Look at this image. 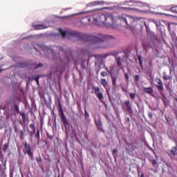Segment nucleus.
<instances>
[{
	"label": "nucleus",
	"mask_w": 177,
	"mask_h": 177,
	"mask_svg": "<svg viewBox=\"0 0 177 177\" xmlns=\"http://www.w3.org/2000/svg\"><path fill=\"white\" fill-rule=\"evenodd\" d=\"M145 26L146 28L147 35H148V37H150V38H156V35H154V32L150 30V28H149V26H147L146 23H145Z\"/></svg>",
	"instance_id": "nucleus-10"
},
{
	"label": "nucleus",
	"mask_w": 177,
	"mask_h": 177,
	"mask_svg": "<svg viewBox=\"0 0 177 177\" xmlns=\"http://www.w3.org/2000/svg\"><path fill=\"white\" fill-rule=\"evenodd\" d=\"M0 160H2V162H3V155L0 156Z\"/></svg>",
	"instance_id": "nucleus-52"
},
{
	"label": "nucleus",
	"mask_w": 177,
	"mask_h": 177,
	"mask_svg": "<svg viewBox=\"0 0 177 177\" xmlns=\"http://www.w3.org/2000/svg\"><path fill=\"white\" fill-rule=\"evenodd\" d=\"M131 120L129 119V118H126V122H127L129 124V122H130Z\"/></svg>",
	"instance_id": "nucleus-48"
},
{
	"label": "nucleus",
	"mask_w": 177,
	"mask_h": 177,
	"mask_svg": "<svg viewBox=\"0 0 177 177\" xmlns=\"http://www.w3.org/2000/svg\"><path fill=\"white\" fill-rule=\"evenodd\" d=\"M148 117H149V118H150V120H152L153 119V113L149 111L148 112Z\"/></svg>",
	"instance_id": "nucleus-40"
},
{
	"label": "nucleus",
	"mask_w": 177,
	"mask_h": 177,
	"mask_svg": "<svg viewBox=\"0 0 177 177\" xmlns=\"http://www.w3.org/2000/svg\"><path fill=\"white\" fill-rule=\"evenodd\" d=\"M42 50L44 52H46V50H47L48 52H51V53L55 56L56 55V53L55 52V50H60V52H63L64 48L62 46H54L52 48L49 49L48 46H43Z\"/></svg>",
	"instance_id": "nucleus-7"
},
{
	"label": "nucleus",
	"mask_w": 177,
	"mask_h": 177,
	"mask_svg": "<svg viewBox=\"0 0 177 177\" xmlns=\"http://www.w3.org/2000/svg\"><path fill=\"white\" fill-rule=\"evenodd\" d=\"M138 141L134 140L132 142L129 143L127 146L131 149V150L133 151L136 149H138Z\"/></svg>",
	"instance_id": "nucleus-12"
},
{
	"label": "nucleus",
	"mask_w": 177,
	"mask_h": 177,
	"mask_svg": "<svg viewBox=\"0 0 177 177\" xmlns=\"http://www.w3.org/2000/svg\"><path fill=\"white\" fill-rule=\"evenodd\" d=\"M152 165H156L157 164V161H156V159H153L151 160Z\"/></svg>",
	"instance_id": "nucleus-43"
},
{
	"label": "nucleus",
	"mask_w": 177,
	"mask_h": 177,
	"mask_svg": "<svg viewBox=\"0 0 177 177\" xmlns=\"http://www.w3.org/2000/svg\"><path fill=\"white\" fill-rule=\"evenodd\" d=\"M0 73H2V69L0 68Z\"/></svg>",
	"instance_id": "nucleus-59"
},
{
	"label": "nucleus",
	"mask_w": 177,
	"mask_h": 177,
	"mask_svg": "<svg viewBox=\"0 0 177 177\" xmlns=\"http://www.w3.org/2000/svg\"><path fill=\"white\" fill-rule=\"evenodd\" d=\"M15 110L17 111V113H20V108L19 107V105L17 104H15Z\"/></svg>",
	"instance_id": "nucleus-32"
},
{
	"label": "nucleus",
	"mask_w": 177,
	"mask_h": 177,
	"mask_svg": "<svg viewBox=\"0 0 177 177\" xmlns=\"http://www.w3.org/2000/svg\"><path fill=\"white\" fill-rule=\"evenodd\" d=\"M100 75H101V77H107V72H106V71H102V72L100 73Z\"/></svg>",
	"instance_id": "nucleus-37"
},
{
	"label": "nucleus",
	"mask_w": 177,
	"mask_h": 177,
	"mask_svg": "<svg viewBox=\"0 0 177 177\" xmlns=\"http://www.w3.org/2000/svg\"><path fill=\"white\" fill-rule=\"evenodd\" d=\"M177 148L176 147H173L171 150H170V156L172 157H175V156H177Z\"/></svg>",
	"instance_id": "nucleus-15"
},
{
	"label": "nucleus",
	"mask_w": 177,
	"mask_h": 177,
	"mask_svg": "<svg viewBox=\"0 0 177 177\" xmlns=\"http://www.w3.org/2000/svg\"><path fill=\"white\" fill-rule=\"evenodd\" d=\"M142 48H143L144 50H147V49H149V48H150V44L148 42H143Z\"/></svg>",
	"instance_id": "nucleus-20"
},
{
	"label": "nucleus",
	"mask_w": 177,
	"mask_h": 177,
	"mask_svg": "<svg viewBox=\"0 0 177 177\" xmlns=\"http://www.w3.org/2000/svg\"><path fill=\"white\" fill-rule=\"evenodd\" d=\"M35 138H36L37 140H39L41 138V136L39 134V129H37V133L35 135Z\"/></svg>",
	"instance_id": "nucleus-26"
},
{
	"label": "nucleus",
	"mask_w": 177,
	"mask_h": 177,
	"mask_svg": "<svg viewBox=\"0 0 177 177\" xmlns=\"http://www.w3.org/2000/svg\"><path fill=\"white\" fill-rule=\"evenodd\" d=\"M65 149L68 150V146L67 145V143H65Z\"/></svg>",
	"instance_id": "nucleus-51"
},
{
	"label": "nucleus",
	"mask_w": 177,
	"mask_h": 177,
	"mask_svg": "<svg viewBox=\"0 0 177 177\" xmlns=\"http://www.w3.org/2000/svg\"><path fill=\"white\" fill-rule=\"evenodd\" d=\"M82 53H84V55H88V50H85V49H83L82 50Z\"/></svg>",
	"instance_id": "nucleus-44"
},
{
	"label": "nucleus",
	"mask_w": 177,
	"mask_h": 177,
	"mask_svg": "<svg viewBox=\"0 0 177 177\" xmlns=\"http://www.w3.org/2000/svg\"><path fill=\"white\" fill-rule=\"evenodd\" d=\"M9 149V142L4 144L3 146V151H6Z\"/></svg>",
	"instance_id": "nucleus-28"
},
{
	"label": "nucleus",
	"mask_w": 177,
	"mask_h": 177,
	"mask_svg": "<svg viewBox=\"0 0 177 177\" xmlns=\"http://www.w3.org/2000/svg\"><path fill=\"white\" fill-rule=\"evenodd\" d=\"M35 50H38L37 49V48H35Z\"/></svg>",
	"instance_id": "nucleus-62"
},
{
	"label": "nucleus",
	"mask_w": 177,
	"mask_h": 177,
	"mask_svg": "<svg viewBox=\"0 0 177 177\" xmlns=\"http://www.w3.org/2000/svg\"><path fill=\"white\" fill-rule=\"evenodd\" d=\"M138 61H139V66L142 68H143V59H142V56H138Z\"/></svg>",
	"instance_id": "nucleus-25"
},
{
	"label": "nucleus",
	"mask_w": 177,
	"mask_h": 177,
	"mask_svg": "<svg viewBox=\"0 0 177 177\" xmlns=\"http://www.w3.org/2000/svg\"><path fill=\"white\" fill-rule=\"evenodd\" d=\"M29 128H31L32 133H35V124H34V123H31L29 125Z\"/></svg>",
	"instance_id": "nucleus-27"
},
{
	"label": "nucleus",
	"mask_w": 177,
	"mask_h": 177,
	"mask_svg": "<svg viewBox=\"0 0 177 177\" xmlns=\"http://www.w3.org/2000/svg\"><path fill=\"white\" fill-rule=\"evenodd\" d=\"M115 153H117V150L115 149H114L113 150V154H115Z\"/></svg>",
	"instance_id": "nucleus-53"
},
{
	"label": "nucleus",
	"mask_w": 177,
	"mask_h": 177,
	"mask_svg": "<svg viewBox=\"0 0 177 177\" xmlns=\"http://www.w3.org/2000/svg\"><path fill=\"white\" fill-rule=\"evenodd\" d=\"M92 89L94 91L95 95L100 102H101V103H104L103 100L104 99V97L103 96V93L100 92V88H99V86H93Z\"/></svg>",
	"instance_id": "nucleus-6"
},
{
	"label": "nucleus",
	"mask_w": 177,
	"mask_h": 177,
	"mask_svg": "<svg viewBox=\"0 0 177 177\" xmlns=\"http://www.w3.org/2000/svg\"><path fill=\"white\" fill-rule=\"evenodd\" d=\"M143 90L145 92V93H149V94L153 93V88L151 87H148V88L144 87Z\"/></svg>",
	"instance_id": "nucleus-18"
},
{
	"label": "nucleus",
	"mask_w": 177,
	"mask_h": 177,
	"mask_svg": "<svg viewBox=\"0 0 177 177\" xmlns=\"http://www.w3.org/2000/svg\"><path fill=\"white\" fill-rule=\"evenodd\" d=\"M68 53L69 56H71L73 55V52H71V50H68Z\"/></svg>",
	"instance_id": "nucleus-49"
},
{
	"label": "nucleus",
	"mask_w": 177,
	"mask_h": 177,
	"mask_svg": "<svg viewBox=\"0 0 177 177\" xmlns=\"http://www.w3.org/2000/svg\"><path fill=\"white\" fill-rule=\"evenodd\" d=\"M129 96H130V98L131 99V100H135V97H136V94L130 93Z\"/></svg>",
	"instance_id": "nucleus-30"
},
{
	"label": "nucleus",
	"mask_w": 177,
	"mask_h": 177,
	"mask_svg": "<svg viewBox=\"0 0 177 177\" xmlns=\"http://www.w3.org/2000/svg\"><path fill=\"white\" fill-rule=\"evenodd\" d=\"M24 146V153H26L29 157H32V151H31V145L27 142V141H24L23 142Z\"/></svg>",
	"instance_id": "nucleus-8"
},
{
	"label": "nucleus",
	"mask_w": 177,
	"mask_h": 177,
	"mask_svg": "<svg viewBox=\"0 0 177 177\" xmlns=\"http://www.w3.org/2000/svg\"><path fill=\"white\" fill-rule=\"evenodd\" d=\"M64 70H66V66H57L55 73L57 74L58 76L62 75L63 73H64Z\"/></svg>",
	"instance_id": "nucleus-11"
},
{
	"label": "nucleus",
	"mask_w": 177,
	"mask_h": 177,
	"mask_svg": "<svg viewBox=\"0 0 177 177\" xmlns=\"http://www.w3.org/2000/svg\"><path fill=\"white\" fill-rule=\"evenodd\" d=\"M59 34H61L62 38H84L85 35L82 32H80L75 30H63L62 29H59Z\"/></svg>",
	"instance_id": "nucleus-3"
},
{
	"label": "nucleus",
	"mask_w": 177,
	"mask_h": 177,
	"mask_svg": "<svg viewBox=\"0 0 177 177\" xmlns=\"http://www.w3.org/2000/svg\"><path fill=\"white\" fill-rule=\"evenodd\" d=\"M18 135L21 140H24V131H23V130H20Z\"/></svg>",
	"instance_id": "nucleus-23"
},
{
	"label": "nucleus",
	"mask_w": 177,
	"mask_h": 177,
	"mask_svg": "<svg viewBox=\"0 0 177 177\" xmlns=\"http://www.w3.org/2000/svg\"><path fill=\"white\" fill-rule=\"evenodd\" d=\"M139 80H140V77H139V75H136L134 76V80L136 81V82H138Z\"/></svg>",
	"instance_id": "nucleus-36"
},
{
	"label": "nucleus",
	"mask_w": 177,
	"mask_h": 177,
	"mask_svg": "<svg viewBox=\"0 0 177 177\" xmlns=\"http://www.w3.org/2000/svg\"><path fill=\"white\" fill-rule=\"evenodd\" d=\"M4 165H6V161H5V162H4Z\"/></svg>",
	"instance_id": "nucleus-61"
},
{
	"label": "nucleus",
	"mask_w": 177,
	"mask_h": 177,
	"mask_svg": "<svg viewBox=\"0 0 177 177\" xmlns=\"http://www.w3.org/2000/svg\"><path fill=\"white\" fill-rule=\"evenodd\" d=\"M86 38L89 44L95 46V48H104V42L113 39V37L102 33H99L97 36L87 35Z\"/></svg>",
	"instance_id": "nucleus-2"
},
{
	"label": "nucleus",
	"mask_w": 177,
	"mask_h": 177,
	"mask_svg": "<svg viewBox=\"0 0 177 177\" xmlns=\"http://www.w3.org/2000/svg\"><path fill=\"white\" fill-rule=\"evenodd\" d=\"M19 129V126H17V125L14 126V131H15V133H19V132H20V131Z\"/></svg>",
	"instance_id": "nucleus-31"
},
{
	"label": "nucleus",
	"mask_w": 177,
	"mask_h": 177,
	"mask_svg": "<svg viewBox=\"0 0 177 177\" xmlns=\"http://www.w3.org/2000/svg\"><path fill=\"white\" fill-rule=\"evenodd\" d=\"M118 66H121V57H115Z\"/></svg>",
	"instance_id": "nucleus-29"
},
{
	"label": "nucleus",
	"mask_w": 177,
	"mask_h": 177,
	"mask_svg": "<svg viewBox=\"0 0 177 177\" xmlns=\"http://www.w3.org/2000/svg\"><path fill=\"white\" fill-rule=\"evenodd\" d=\"M33 27L36 28V30H44V28H45L43 24H35L33 25Z\"/></svg>",
	"instance_id": "nucleus-19"
},
{
	"label": "nucleus",
	"mask_w": 177,
	"mask_h": 177,
	"mask_svg": "<svg viewBox=\"0 0 177 177\" xmlns=\"http://www.w3.org/2000/svg\"><path fill=\"white\" fill-rule=\"evenodd\" d=\"M84 117L85 118H89V113H88V111H86V109L84 110Z\"/></svg>",
	"instance_id": "nucleus-38"
},
{
	"label": "nucleus",
	"mask_w": 177,
	"mask_h": 177,
	"mask_svg": "<svg viewBox=\"0 0 177 177\" xmlns=\"http://www.w3.org/2000/svg\"><path fill=\"white\" fill-rule=\"evenodd\" d=\"M165 119L167 122H171V121H172V119L169 116H165Z\"/></svg>",
	"instance_id": "nucleus-39"
},
{
	"label": "nucleus",
	"mask_w": 177,
	"mask_h": 177,
	"mask_svg": "<svg viewBox=\"0 0 177 177\" xmlns=\"http://www.w3.org/2000/svg\"><path fill=\"white\" fill-rule=\"evenodd\" d=\"M163 81H171L172 80V77L169 75H167V73H164L162 76Z\"/></svg>",
	"instance_id": "nucleus-16"
},
{
	"label": "nucleus",
	"mask_w": 177,
	"mask_h": 177,
	"mask_svg": "<svg viewBox=\"0 0 177 177\" xmlns=\"http://www.w3.org/2000/svg\"><path fill=\"white\" fill-rule=\"evenodd\" d=\"M58 172H59V174L57 176V177H60V169H58Z\"/></svg>",
	"instance_id": "nucleus-55"
},
{
	"label": "nucleus",
	"mask_w": 177,
	"mask_h": 177,
	"mask_svg": "<svg viewBox=\"0 0 177 177\" xmlns=\"http://www.w3.org/2000/svg\"><path fill=\"white\" fill-rule=\"evenodd\" d=\"M111 81H112V85L113 86H114V88H117V80H118V77L117 76H111Z\"/></svg>",
	"instance_id": "nucleus-14"
},
{
	"label": "nucleus",
	"mask_w": 177,
	"mask_h": 177,
	"mask_svg": "<svg viewBox=\"0 0 177 177\" xmlns=\"http://www.w3.org/2000/svg\"><path fill=\"white\" fill-rule=\"evenodd\" d=\"M101 85H102V86H104V88L106 89V88H107V81L106 80V79H101Z\"/></svg>",
	"instance_id": "nucleus-21"
},
{
	"label": "nucleus",
	"mask_w": 177,
	"mask_h": 177,
	"mask_svg": "<svg viewBox=\"0 0 177 177\" xmlns=\"http://www.w3.org/2000/svg\"><path fill=\"white\" fill-rule=\"evenodd\" d=\"M171 12H173V13H177V6L174 7H171Z\"/></svg>",
	"instance_id": "nucleus-33"
},
{
	"label": "nucleus",
	"mask_w": 177,
	"mask_h": 177,
	"mask_svg": "<svg viewBox=\"0 0 177 177\" xmlns=\"http://www.w3.org/2000/svg\"><path fill=\"white\" fill-rule=\"evenodd\" d=\"M124 78L125 80L127 81H129V75H128V73H127V72H124Z\"/></svg>",
	"instance_id": "nucleus-35"
},
{
	"label": "nucleus",
	"mask_w": 177,
	"mask_h": 177,
	"mask_svg": "<svg viewBox=\"0 0 177 177\" xmlns=\"http://www.w3.org/2000/svg\"><path fill=\"white\" fill-rule=\"evenodd\" d=\"M140 177H145V174L143 173L141 174Z\"/></svg>",
	"instance_id": "nucleus-56"
},
{
	"label": "nucleus",
	"mask_w": 177,
	"mask_h": 177,
	"mask_svg": "<svg viewBox=\"0 0 177 177\" xmlns=\"http://www.w3.org/2000/svg\"><path fill=\"white\" fill-rule=\"evenodd\" d=\"M36 161H37V162H41V161H42V160L41 159V158H36Z\"/></svg>",
	"instance_id": "nucleus-46"
},
{
	"label": "nucleus",
	"mask_w": 177,
	"mask_h": 177,
	"mask_svg": "<svg viewBox=\"0 0 177 177\" xmlns=\"http://www.w3.org/2000/svg\"><path fill=\"white\" fill-rule=\"evenodd\" d=\"M122 89L124 91V92H125V90L124 89V88H122Z\"/></svg>",
	"instance_id": "nucleus-60"
},
{
	"label": "nucleus",
	"mask_w": 177,
	"mask_h": 177,
	"mask_svg": "<svg viewBox=\"0 0 177 177\" xmlns=\"http://www.w3.org/2000/svg\"><path fill=\"white\" fill-rule=\"evenodd\" d=\"M93 56L94 57H95V59H102V57H103L104 59H106V57H107V56H110V54L106 53L104 55H94Z\"/></svg>",
	"instance_id": "nucleus-17"
},
{
	"label": "nucleus",
	"mask_w": 177,
	"mask_h": 177,
	"mask_svg": "<svg viewBox=\"0 0 177 177\" xmlns=\"http://www.w3.org/2000/svg\"><path fill=\"white\" fill-rule=\"evenodd\" d=\"M42 64H41V63H39V64H38V65L35 67V68H39V67H42Z\"/></svg>",
	"instance_id": "nucleus-47"
},
{
	"label": "nucleus",
	"mask_w": 177,
	"mask_h": 177,
	"mask_svg": "<svg viewBox=\"0 0 177 177\" xmlns=\"http://www.w3.org/2000/svg\"><path fill=\"white\" fill-rule=\"evenodd\" d=\"M99 71H100V70L97 71V74H98Z\"/></svg>",
	"instance_id": "nucleus-58"
},
{
	"label": "nucleus",
	"mask_w": 177,
	"mask_h": 177,
	"mask_svg": "<svg viewBox=\"0 0 177 177\" xmlns=\"http://www.w3.org/2000/svg\"><path fill=\"white\" fill-rule=\"evenodd\" d=\"M32 133H32V132H30V134L31 139L32 138Z\"/></svg>",
	"instance_id": "nucleus-54"
},
{
	"label": "nucleus",
	"mask_w": 177,
	"mask_h": 177,
	"mask_svg": "<svg viewBox=\"0 0 177 177\" xmlns=\"http://www.w3.org/2000/svg\"><path fill=\"white\" fill-rule=\"evenodd\" d=\"M124 104L127 106L128 110H132V106L131 105V102H129V100H126Z\"/></svg>",
	"instance_id": "nucleus-22"
},
{
	"label": "nucleus",
	"mask_w": 177,
	"mask_h": 177,
	"mask_svg": "<svg viewBox=\"0 0 177 177\" xmlns=\"http://www.w3.org/2000/svg\"><path fill=\"white\" fill-rule=\"evenodd\" d=\"M95 124L97 125V127H102V125H103L102 123V120L96 121Z\"/></svg>",
	"instance_id": "nucleus-34"
},
{
	"label": "nucleus",
	"mask_w": 177,
	"mask_h": 177,
	"mask_svg": "<svg viewBox=\"0 0 177 177\" xmlns=\"http://www.w3.org/2000/svg\"><path fill=\"white\" fill-rule=\"evenodd\" d=\"M168 30H169V32H171V31H172V30H171V26L170 25L168 26Z\"/></svg>",
	"instance_id": "nucleus-50"
},
{
	"label": "nucleus",
	"mask_w": 177,
	"mask_h": 177,
	"mask_svg": "<svg viewBox=\"0 0 177 177\" xmlns=\"http://www.w3.org/2000/svg\"><path fill=\"white\" fill-rule=\"evenodd\" d=\"M58 106L59 108V115L61 118V121H62L64 126L67 127L68 125V121L64 115V112H63V108H62V104L60 103V100L58 99Z\"/></svg>",
	"instance_id": "nucleus-5"
},
{
	"label": "nucleus",
	"mask_w": 177,
	"mask_h": 177,
	"mask_svg": "<svg viewBox=\"0 0 177 177\" xmlns=\"http://www.w3.org/2000/svg\"><path fill=\"white\" fill-rule=\"evenodd\" d=\"M156 82L158 84V85H156L157 89L159 91H164V84L162 83V80H161L160 78H156Z\"/></svg>",
	"instance_id": "nucleus-9"
},
{
	"label": "nucleus",
	"mask_w": 177,
	"mask_h": 177,
	"mask_svg": "<svg viewBox=\"0 0 177 177\" xmlns=\"http://www.w3.org/2000/svg\"><path fill=\"white\" fill-rule=\"evenodd\" d=\"M118 19L121 23H122L123 24L124 23V24L128 26V27H131V26H132V24L135 23V21L138 20V18H134L131 16L127 15L126 14H122L121 15H119L118 17Z\"/></svg>",
	"instance_id": "nucleus-4"
},
{
	"label": "nucleus",
	"mask_w": 177,
	"mask_h": 177,
	"mask_svg": "<svg viewBox=\"0 0 177 177\" xmlns=\"http://www.w3.org/2000/svg\"><path fill=\"white\" fill-rule=\"evenodd\" d=\"M35 81H36L37 84H39V76H36L34 78Z\"/></svg>",
	"instance_id": "nucleus-41"
},
{
	"label": "nucleus",
	"mask_w": 177,
	"mask_h": 177,
	"mask_svg": "<svg viewBox=\"0 0 177 177\" xmlns=\"http://www.w3.org/2000/svg\"><path fill=\"white\" fill-rule=\"evenodd\" d=\"M111 55H112V56H117V55H118V52H113L112 53H111Z\"/></svg>",
	"instance_id": "nucleus-45"
},
{
	"label": "nucleus",
	"mask_w": 177,
	"mask_h": 177,
	"mask_svg": "<svg viewBox=\"0 0 177 177\" xmlns=\"http://www.w3.org/2000/svg\"><path fill=\"white\" fill-rule=\"evenodd\" d=\"M64 174H62V177H64Z\"/></svg>",
	"instance_id": "nucleus-63"
},
{
	"label": "nucleus",
	"mask_w": 177,
	"mask_h": 177,
	"mask_svg": "<svg viewBox=\"0 0 177 177\" xmlns=\"http://www.w3.org/2000/svg\"><path fill=\"white\" fill-rule=\"evenodd\" d=\"M19 114L22 117V121L23 122H26V113L25 112H19Z\"/></svg>",
	"instance_id": "nucleus-24"
},
{
	"label": "nucleus",
	"mask_w": 177,
	"mask_h": 177,
	"mask_svg": "<svg viewBox=\"0 0 177 177\" xmlns=\"http://www.w3.org/2000/svg\"><path fill=\"white\" fill-rule=\"evenodd\" d=\"M164 104L165 107H168V104H167V101L165 100L162 99V100Z\"/></svg>",
	"instance_id": "nucleus-42"
},
{
	"label": "nucleus",
	"mask_w": 177,
	"mask_h": 177,
	"mask_svg": "<svg viewBox=\"0 0 177 177\" xmlns=\"http://www.w3.org/2000/svg\"><path fill=\"white\" fill-rule=\"evenodd\" d=\"M104 5V1H93L91 3H89L88 4V8H92V6H97V5Z\"/></svg>",
	"instance_id": "nucleus-13"
},
{
	"label": "nucleus",
	"mask_w": 177,
	"mask_h": 177,
	"mask_svg": "<svg viewBox=\"0 0 177 177\" xmlns=\"http://www.w3.org/2000/svg\"><path fill=\"white\" fill-rule=\"evenodd\" d=\"M97 17L99 18H97ZM91 19H93L94 24H96V26H105V27H111V28L115 27V20H114L113 15L104 14L98 15L97 14H95L91 17L84 18V20H87L89 24L91 23Z\"/></svg>",
	"instance_id": "nucleus-1"
},
{
	"label": "nucleus",
	"mask_w": 177,
	"mask_h": 177,
	"mask_svg": "<svg viewBox=\"0 0 177 177\" xmlns=\"http://www.w3.org/2000/svg\"><path fill=\"white\" fill-rule=\"evenodd\" d=\"M104 68H105V70H106V71H108V72H109V68L105 67Z\"/></svg>",
	"instance_id": "nucleus-57"
}]
</instances>
